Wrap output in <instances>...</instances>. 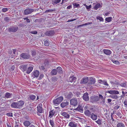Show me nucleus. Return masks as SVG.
I'll return each mask as SVG.
<instances>
[{"label": "nucleus", "instance_id": "11", "mask_svg": "<svg viewBox=\"0 0 127 127\" xmlns=\"http://www.w3.org/2000/svg\"><path fill=\"white\" fill-rule=\"evenodd\" d=\"M61 114L64 116V118H68L69 117L70 115L67 113L65 112H62L61 113Z\"/></svg>", "mask_w": 127, "mask_h": 127}, {"label": "nucleus", "instance_id": "29", "mask_svg": "<svg viewBox=\"0 0 127 127\" xmlns=\"http://www.w3.org/2000/svg\"><path fill=\"white\" fill-rule=\"evenodd\" d=\"M36 97L35 96L33 95H29V97H28V99L29 98L33 100Z\"/></svg>", "mask_w": 127, "mask_h": 127}, {"label": "nucleus", "instance_id": "55", "mask_svg": "<svg viewBox=\"0 0 127 127\" xmlns=\"http://www.w3.org/2000/svg\"><path fill=\"white\" fill-rule=\"evenodd\" d=\"M15 68V66L14 65H13L11 67V70L12 71L14 70Z\"/></svg>", "mask_w": 127, "mask_h": 127}, {"label": "nucleus", "instance_id": "36", "mask_svg": "<svg viewBox=\"0 0 127 127\" xmlns=\"http://www.w3.org/2000/svg\"><path fill=\"white\" fill-rule=\"evenodd\" d=\"M50 123L52 127H53L54 126V123L53 120L50 119Z\"/></svg>", "mask_w": 127, "mask_h": 127}, {"label": "nucleus", "instance_id": "56", "mask_svg": "<svg viewBox=\"0 0 127 127\" xmlns=\"http://www.w3.org/2000/svg\"><path fill=\"white\" fill-rule=\"evenodd\" d=\"M120 107V106L118 105H116L114 107V108L116 110H117Z\"/></svg>", "mask_w": 127, "mask_h": 127}, {"label": "nucleus", "instance_id": "64", "mask_svg": "<svg viewBox=\"0 0 127 127\" xmlns=\"http://www.w3.org/2000/svg\"><path fill=\"white\" fill-rule=\"evenodd\" d=\"M43 77V74H41L40 75V79L42 78Z\"/></svg>", "mask_w": 127, "mask_h": 127}, {"label": "nucleus", "instance_id": "4", "mask_svg": "<svg viewBox=\"0 0 127 127\" xmlns=\"http://www.w3.org/2000/svg\"><path fill=\"white\" fill-rule=\"evenodd\" d=\"M18 29L17 27L12 26L8 29L9 31L10 32H16Z\"/></svg>", "mask_w": 127, "mask_h": 127}, {"label": "nucleus", "instance_id": "52", "mask_svg": "<svg viewBox=\"0 0 127 127\" xmlns=\"http://www.w3.org/2000/svg\"><path fill=\"white\" fill-rule=\"evenodd\" d=\"M39 68L41 70H43L45 69V67L43 66H39Z\"/></svg>", "mask_w": 127, "mask_h": 127}, {"label": "nucleus", "instance_id": "12", "mask_svg": "<svg viewBox=\"0 0 127 127\" xmlns=\"http://www.w3.org/2000/svg\"><path fill=\"white\" fill-rule=\"evenodd\" d=\"M83 98L84 100L86 101H88L89 100V98L88 93H86L84 94L83 96Z\"/></svg>", "mask_w": 127, "mask_h": 127}, {"label": "nucleus", "instance_id": "9", "mask_svg": "<svg viewBox=\"0 0 127 127\" xmlns=\"http://www.w3.org/2000/svg\"><path fill=\"white\" fill-rule=\"evenodd\" d=\"M89 79L88 77H85L81 80L80 83L81 84H85L88 81Z\"/></svg>", "mask_w": 127, "mask_h": 127}, {"label": "nucleus", "instance_id": "7", "mask_svg": "<svg viewBox=\"0 0 127 127\" xmlns=\"http://www.w3.org/2000/svg\"><path fill=\"white\" fill-rule=\"evenodd\" d=\"M55 33V32L54 31H49L46 32L45 34L48 36H51L53 35Z\"/></svg>", "mask_w": 127, "mask_h": 127}, {"label": "nucleus", "instance_id": "50", "mask_svg": "<svg viewBox=\"0 0 127 127\" xmlns=\"http://www.w3.org/2000/svg\"><path fill=\"white\" fill-rule=\"evenodd\" d=\"M44 45L45 46H48L49 45V43L47 40H46L44 42Z\"/></svg>", "mask_w": 127, "mask_h": 127}, {"label": "nucleus", "instance_id": "15", "mask_svg": "<svg viewBox=\"0 0 127 127\" xmlns=\"http://www.w3.org/2000/svg\"><path fill=\"white\" fill-rule=\"evenodd\" d=\"M75 110H76L78 111L81 113H82L83 111V109L82 107L80 105H79L78 106L77 108L75 109Z\"/></svg>", "mask_w": 127, "mask_h": 127}, {"label": "nucleus", "instance_id": "20", "mask_svg": "<svg viewBox=\"0 0 127 127\" xmlns=\"http://www.w3.org/2000/svg\"><path fill=\"white\" fill-rule=\"evenodd\" d=\"M33 75L35 77H38V75L39 74V72L38 70H35L32 73Z\"/></svg>", "mask_w": 127, "mask_h": 127}, {"label": "nucleus", "instance_id": "14", "mask_svg": "<svg viewBox=\"0 0 127 127\" xmlns=\"http://www.w3.org/2000/svg\"><path fill=\"white\" fill-rule=\"evenodd\" d=\"M55 112L54 110H52L49 112V118H50V119L55 114Z\"/></svg>", "mask_w": 127, "mask_h": 127}, {"label": "nucleus", "instance_id": "48", "mask_svg": "<svg viewBox=\"0 0 127 127\" xmlns=\"http://www.w3.org/2000/svg\"><path fill=\"white\" fill-rule=\"evenodd\" d=\"M112 61L114 63L117 65H118L120 64V63L118 62V61H115L114 60H113Z\"/></svg>", "mask_w": 127, "mask_h": 127}, {"label": "nucleus", "instance_id": "23", "mask_svg": "<svg viewBox=\"0 0 127 127\" xmlns=\"http://www.w3.org/2000/svg\"><path fill=\"white\" fill-rule=\"evenodd\" d=\"M69 104V102L66 101L65 102H62L61 104V107L62 108L64 107L65 106L68 105Z\"/></svg>", "mask_w": 127, "mask_h": 127}, {"label": "nucleus", "instance_id": "37", "mask_svg": "<svg viewBox=\"0 0 127 127\" xmlns=\"http://www.w3.org/2000/svg\"><path fill=\"white\" fill-rule=\"evenodd\" d=\"M112 19V18L111 17L106 18L105 19V20L108 22H109L111 21Z\"/></svg>", "mask_w": 127, "mask_h": 127}, {"label": "nucleus", "instance_id": "19", "mask_svg": "<svg viewBox=\"0 0 127 127\" xmlns=\"http://www.w3.org/2000/svg\"><path fill=\"white\" fill-rule=\"evenodd\" d=\"M76 79V78L75 77H74V76H72L70 77L68 81L71 82H74Z\"/></svg>", "mask_w": 127, "mask_h": 127}, {"label": "nucleus", "instance_id": "47", "mask_svg": "<svg viewBox=\"0 0 127 127\" xmlns=\"http://www.w3.org/2000/svg\"><path fill=\"white\" fill-rule=\"evenodd\" d=\"M96 122L99 125H101V122L100 120L98 119V120L96 121Z\"/></svg>", "mask_w": 127, "mask_h": 127}, {"label": "nucleus", "instance_id": "1", "mask_svg": "<svg viewBox=\"0 0 127 127\" xmlns=\"http://www.w3.org/2000/svg\"><path fill=\"white\" fill-rule=\"evenodd\" d=\"M71 105L74 106H76L78 104V99L77 98H73L70 100Z\"/></svg>", "mask_w": 127, "mask_h": 127}, {"label": "nucleus", "instance_id": "42", "mask_svg": "<svg viewBox=\"0 0 127 127\" xmlns=\"http://www.w3.org/2000/svg\"><path fill=\"white\" fill-rule=\"evenodd\" d=\"M110 97L111 98L115 99H117L118 98V96L117 95H111L110 96Z\"/></svg>", "mask_w": 127, "mask_h": 127}, {"label": "nucleus", "instance_id": "58", "mask_svg": "<svg viewBox=\"0 0 127 127\" xmlns=\"http://www.w3.org/2000/svg\"><path fill=\"white\" fill-rule=\"evenodd\" d=\"M92 23V22H89L83 24L82 26L86 25L89 24H90Z\"/></svg>", "mask_w": 127, "mask_h": 127}, {"label": "nucleus", "instance_id": "41", "mask_svg": "<svg viewBox=\"0 0 127 127\" xmlns=\"http://www.w3.org/2000/svg\"><path fill=\"white\" fill-rule=\"evenodd\" d=\"M55 11L54 10L52 9H50L49 10H46V11L45 12V13H48L49 12H52Z\"/></svg>", "mask_w": 127, "mask_h": 127}, {"label": "nucleus", "instance_id": "49", "mask_svg": "<svg viewBox=\"0 0 127 127\" xmlns=\"http://www.w3.org/2000/svg\"><path fill=\"white\" fill-rule=\"evenodd\" d=\"M6 115L9 117H12L13 114L12 113H8L6 114Z\"/></svg>", "mask_w": 127, "mask_h": 127}, {"label": "nucleus", "instance_id": "3", "mask_svg": "<svg viewBox=\"0 0 127 127\" xmlns=\"http://www.w3.org/2000/svg\"><path fill=\"white\" fill-rule=\"evenodd\" d=\"M20 56L22 58L25 59H28L30 57V56L29 54L24 53L21 54Z\"/></svg>", "mask_w": 127, "mask_h": 127}, {"label": "nucleus", "instance_id": "21", "mask_svg": "<svg viewBox=\"0 0 127 127\" xmlns=\"http://www.w3.org/2000/svg\"><path fill=\"white\" fill-rule=\"evenodd\" d=\"M84 113L86 116L88 117H90L91 114L90 111L89 110H85L84 111Z\"/></svg>", "mask_w": 127, "mask_h": 127}, {"label": "nucleus", "instance_id": "27", "mask_svg": "<svg viewBox=\"0 0 127 127\" xmlns=\"http://www.w3.org/2000/svg\"><path fill=\"white\" fill-rule=\"evenodd\" d=\"M23 124L25 126L28 127L30 125L31 123L29 121H26L23 123Z\"/></svg>", "mask_w": 127, "mask_h": 127}, {"label": "nucleus", "instance_id": "28", "mask_svg": "<svg viewBox=\"0 0 127 127\" xmlns=\"http://www.w3.org/2000/svg\"><path fill=\"white\" fill-rule=\"evenodd\" d=\"M69 126L71 127H76V125L74 122H70L69 124Z\"/></svg>", "mask_w": 127, "mask_h": 127}, {"label": "nucleus", "instance_id": "46", "mask_svg": "<svg viewBox=\"0 0 127 127\" xmlns=\"http://www.w3.org/2000/svg\"><path fill=\"white\" fill-rule=\"evenodd\" d=\"M84 5L86 7V9L88 10L90 9L91 7V5L88 6L86 4H84Z\"/></svg>", "mask_w": 127, "mask_h": 127}, {"label": "nucleus", "instance_id": "59", "mask_svg": "<svg viewBox=\"0 0 127 127\" xmlns=\"http://www.w3.org/2000/svg\"><path fill=\"white\" fill-rule=\"evenodd\" d=\"M103 84L105 85L108 86V84L105 81L103 82Z\"/></svg>", "mask_w": 127, "mask_h": 127}, {"label": "nucleus", "instance_id": "53", "mask_svg": "<svg viewBox=\"0 0 127 127\" xmlns=\"http://www.w3.org/2000/svg\"><path fill=\"white\" fill-rule=\"evenodd\" d=\"M122 94L125 96H127V92H124V91H123L122 92Z\"/></svg>", "mask_w": 127, "mask_h": 127}, {"label": "nucleus", "instance_id": "6", "mask_svg": "<svg viewBox=\"0 0 127 127\" xmlns=\"http://www.w3.org/2000/svg\"><path fill=\"white\" fill-rule=\"evenodd\" d=\"M34 10L31 9H27L24 10V14L25 15H28L31 13Z\"/></svg>", "mask_w": 127, "mask_h": 127}, {"label": "nucleus", "instance_id": "22", "mask_svg": "<svg viewBox=\"0 0 127 127\" xmlns=\"http://www.w3.org/2000/svg\"><path fill=\"white\" fill-rule=\"evenodd\" d=\"M27 65H22L20 66V69L23 71H25L27 69Z\"/></svg>", "mask_w": 127, "mask_h": 127}, {"label": "nucleus", "instance_id": "38", "mask_svg": "<svg viewBox=\"0 0 127 127\" xmlns=\"http://www.w3.org/2000/svg\"><path fill=\"white\" fill-rule=\"evenodd\" d=\"M26 109L28 112L30 113L32 110V108L31 107H27Z\"/></svg>", "mask_w": 127, "mask_h": 127}, {"label": "nucleus", "instance_id": "51", "mask_svg": "<svg viewBox=\"0 0 127 127\" xmlns=\"http://www.w3.org/2000/svg\"><path fill=\"white\" fill-rule=\"evenodd\" d=\"M30 33L33 34H36L37 33V32L36 31H30L29 32Z\"/></svg>", "mask_w": 127, "mask_h": 127}, {"label": "nucleus", "instance_id": "54", "mask_svg": "<svg viewBox=\"0 0 127 127\" xmlns=\"http://www.w3.org/2000/svg\"><path fill=\"white\" fill-rule=\"evenodd\" d=\"M99 95V99L100 98L101 99H103L104 98H103V97L100 94V95Z\"/></svg>", "mask_w": 127, "mask_h": 127}, {"label": "nucleus", "instance_id": "25", "mask_svg": "<svg viewBox=\"0 0 127 127\" xmlns=\"http://www.w3.org/2000/svg\"><path fill=\"white\" fill-rule=\"evenodd\" d=\"M96 4L94 7L95 9L97 10L101 6L100 3H94L93 4Z\"/></svg>", "mask_w": 127, "mask_h": 127}, {"label": "nucleus", "instance_id": "44", "mask_svg": "<svg viewBox=\"0 0 127 127\" xmlns=\"http://www.w3.org/2000/svg\"><path fill=\"white\" fill-rule=\"evenodd\" d=\"M32 55L33 57H34L36 56V52L34 51H31Z\"/></svg>", "mask_w": 127, "mask_h": 127}, {"label": "nucleus", "instance_id": "31", "mask_svg": "<svg viewBox=\"0 0 127 127\" xmlns=\"http://www.w3.org/2000/svg\"><path fill=\"white\" fill-rule=\"evenodd\" d=\"M51 74L52 75H55L57 73V70L56 69H54L52 70L51 72Z\"/></svg>", "mask_w": 127, "mask_h": 127}, {"label": "nucleus", "instance_id": "16", "mask_svg": "<svg viewBox=\"0 0 127 127\" xmlns=\"http://www.w3.org/2000/svg\"><path fill=\"white\" fill-rule=\"evenodd\" d=\"M103 51L104 54L107 55H110L111 53V51L109 50L103 49Z\"/></svg>", "mask_w": 127, "mask_h": 127}, {"label": "nucleus", "instance_id": "30", "mask_svg": "<svg viewBox=\"0 0 127 127\" xmlns=\"http://www.w3.org/2000/svg\"><path fill=\"white\" fill-rule=\"evenodd\" d=\"M33 68L32 67H30L28 68L27 71V73L28 74L30 73L32 70Z\"/></svg>", "mask_w": 127, "mask_h": 127}, {"label": "nucleus", "instance_id": "13", "mask_svg": "<svg viewBox=\"0 0 127 127\" xmlns=\"http://www.w3.org/2000/svg\"><path fill=\"white\" fill-rule=\"evenodd\" d=\"M12 95V94L8 92L5 93L4 98H8L11 97Z\"/></svg>", "mask_w": 127, "mask_h": 127}, {"label": "nucleus", "instance_id": "61", "mask_svg": "<svg viewBox=\"0 0 127 127\" xmlns=\"http://www.w3.org/2000/svg\"><path fill=\"white\" fill-rule=\"evenodd\" d=\"M74 4H74V6L75 7H77L79 5V4H78L76 3H75Z\"/></svg>", "mask_w": 127, "mask_h": 127}, {"label": "nucleus", "instance_id": "63", "mask_svg": "<svg viewBox=\"0 0 127 127\" xmlns=\"http://www.w3.org/2000/svg\"><path fill=\"white\" fill-rule=\"evenodd\" d=\"M72 8V6L71 5H69L67 6V8L68 9H70Z\"/></svg>", "mask_w": 127, "mask_h": 127}, {"label": "nucleus", "instance_id": "24", "mask_svg": "<svg viewBox=\"0 0 127 127\" xmlns=\"http://www.w3.org/2000/svg\"><path fill=\"white\" fill-rule=\"evenodd\" d=\"M42 105L41 106H38L37 107V111L40 113H41L42 111Z\"/></svg>", "mask_w": 127, "mask_h": 127}, {"label": "nucleus", "instance_id": "8", "mask_svg": "<svg viewBox=\"0 0 127 127\" xmlns=\"http://www.w3.org/2000/svg\"><path fill=\"white\" fill-rule=\"evenodd\" d=\"M18 109L21 108L22 107L24 104V102L23 101H20L17 102Z\"/></svg>", "mask_w": 127, "mask_h": 127}, {"label": "nucleus", "instance_id": "5", "mask_svg": "<svg viewBox=\"0 0 127 127\" xmlns=\"http://www.w3.org/2000/svg\"><path fill=\"white\" fill-rule=\"evenodd\" d=\"M99 100V98L98 96H91L90 99L91 101L92 102L97 101Z\"/></svg>", "mask_w": 127, "mask_h": 127}, {"label": "nucleus", "instance_id": "39", "mask_svg": "<svg viewBox=\"0 0 127 127\" xmlns=\"http://www.w3.org/2000/svg\"><path fill=\"white\" fill-rule=\"evenodd\" d=\"M9 8H3L1 9L2 11L3 12H5L8 11Z\"/></svg>", "mask_w": 127, "mask_h": 127}, {"label": "nucleus", "instance_id": "33", "mask_svg": "<svg viewBox=\"0 0 127 127\" xmlns=\"http://www.w3.org/2000/svg\"><path fill=\"white\" fill-rule=\"evenodd\" d=\"M127 82H123V83H122L121 84H120V85L122 87H126V86L127 87L126 88H127Z\"/></svg>", "mask_w": 127, "mask_h": 127}, {"label": "nucleus", "instance_id": "34", "mask_svg": "<svg viewBox=\"0 0 127 127\" xmlns=\"http://www.w3.org/2000/svg\"><path fill=\"white\" fill-rule=\"evenodd\" d=\"M61 0H52V2L53 3L57 4L59 3Z\"/></svg>", "mask_w": 127, "mask_h": 127}, {"label": "nucleus", "instance_id": "45", "mask_svg": "<svg viewBox=\"0 0 127 127\" xmlns=\"http://www.w3.org/2000/svg\"><path fill=\"white\" fill-rule=\"evenodd\" d=\"M101 101L100 102V103L103 105L105 104V98L101 99Z\"/></svg>", "mask_w": 127, "mask_h": 127}, {"label": "nucleus", "instance_id": "40", "mask_svg": "<svg viewBox=\"0 0 127 127\" xmlns=\"http://www.w3.org/2000/svg\"><path fill=\"white\" fill-rule=\"evenodd\" d=\"M73 96V94L71 93H70L67 96V97L68 98H71Z\"/></svg>", "mask_w": 127, "mask_h": 127}, {"label": "nucleus", "instance_id": "10", "mask_svg": "<svg viewBox=\"0 0 127 127\" xmlns=\"http://www.w3.org/2000/svg\"><path fill=\"white\" fill-rule=\"evenodd\" d=\"M107 92L112 95H116L119 94V92L116 90H111L107 91Z\"/></svg>", "mask_w": 127, "mask_h": 127}, {"label": "nucleus", "instance_id": "18", "mask_svg": "<svg viewBox=\"0 0 127 127\" xmlns=\"http://www.w3.org/2000/svg\"><path fill=\"white\" fill-rule=\"evenodd\" d=\"M17 104V102H13L12 103L11 105V107L13 108L18 109V106Z\"/></svg>", "mask_w": 127, "mask_h": 127}, {"label": "nucleus", "instance_id": "62", "mask_svg": "<svg viewBox=\"0 0 127 127\" xmlns=\"http://www.w3.org/2000/svg\"><path fill=\"white\" fill-rule=\"evenodd\" d=\"M76 19H71V20H68V21H67V22H70L73 21L75 20Z\"/></svg>", "mask_w": 127, "mask_h": 127}, {"label": "nucleus", "instance_id": "17", "mask_svg": "<svg viewBox=\"0 0 127 127\" xmlns=\"http://www.w3.org/2000/svg\"><path fill=\"white\" fill-rule=\"evenodd\" d=\"M91 118L93 120H97V117L96 115H95L94 113H92L91 114Z\"/></svg>", "mask_w": 127, "mask_h": 127}, {"label": "nucleus", "instance_id": "57", "mask_svg": "<svg viewBox=\"0 0 127 127\" xmlns=\"http://www.w3.org/2000/svg\"><path fill=\"white\" fill-rule=\"evenodd\" d=\"M110 83L112 84L113 85V84H116L117 85H118V84H119V83L118 82H116V81L115 82H111Z\"/></svg>", "mask_w": 127, "mask_h": 127}, {"label": "nucleus", "instance_id": "32", "mask_svg": "<svg viewBox=\"0 0 127 127\" xmlns=\"http://www.w3.org/2000/svg\"><path fill=\"white\" fill-rule=\"evenodd\" d=\"M117 127H125V126L124 124L122 123H119L117 125Z\"/></svg>", "mask_w": 127, "mask_h": 127}, {"label": "nucleus", "instance_id": "26", "mask_svg": "<svg viewBox=\"0 0 127 127\" xmlns=\"http://www.w3.org/2000/svg\"><path fill=\"white\" fill-rule=\"evenodd\" d=\"M90 82L89 83L91 85L94 84L95 82V79L92 78H91L90 79Z\"/></svg>", "mask_w": 127, "mask_h": 127}, {"label": "nucleus", "instance_id": "43", "mask_svg": "<svg viewBox=\"0 0 127 127\" xmlns=\"http://www.w3.org/2000/svg\"><path fill=\"white\" fill-rule=\"evenodd\" d=\"M97 19L99 20L100 21H103V18L101 17L98 16L96 18Z\"/></svg>", "mask_w": 127, "mask_h": 127}, {"label": "nucleus", "instance_id": "2", "mask_svg": "<svg viewBox=\"0 0 127 127\" xmlns=\"http://www.w3.org/2000/svg\"><path fill=\"white\" fill-rule=\"evenodd\" d=\"M63 100V97L62 96H60L54 100L53 102L54 104H59Z\"/></svg>", "mask_w": 127, "mask_h": 127}, {"label": "nucleus", "instance_id": "60", "mask_svg": "<svg viewBox=\"0 0 127 127\" xmlns=\"http://www.w3.org/2000/svg\"><path fill=\"white\" fill-rule=\"evenodd\" d=\"M9 18L8 17H6L4 18V20L6 21H7L9 20Z\"/></svg>", "mask_w": 127, "mask_h": 127}, {"label": "nucleus", "instance_id": "35", "mask_svg": "<svg viewBox=\"0 0 127 127\" xmlns=\"http://www.w3.org/2000/svg\"><path fill=\"white\" fill-rule=\"evenodd\" d=\"M57 69V72L59 73H61L62 72V68L60 67H58Z\"/></svg>", "mask_w": 127, "mask_h": 127}]
</instances>
